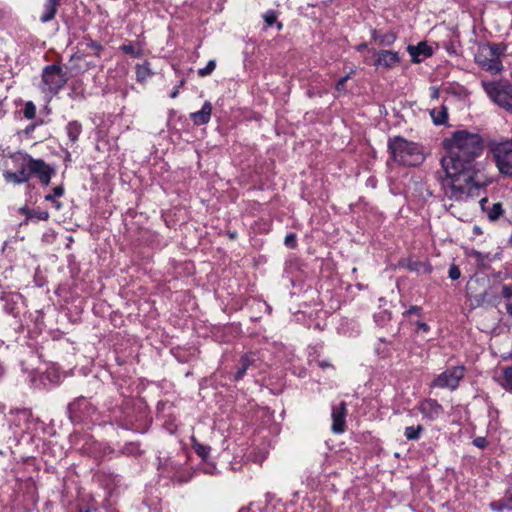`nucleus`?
<instances>
[{"label":"nucleus","instance_id":"obj_32","mask_svg":"<svg viewBox=\"0 0 512 512\" xmlns=\"http://www.w3.org/2000/svg\"><path fill=\"white\" fill-rule=\"evenodd\" d=\"M423 431V427L421 425L417 426H408L404 430V436L407 440H418L421 436V433Z\"/></svg>","mask_w":512,"mask_h":512},{"label":"nucleus","instance_id":"obj_54","mask_svg":"<svg viewBox=\"0 0 512 512\" xmlns=\"http://www.w3.org/2000/svg\"><path fill=\"white\" fill-rule=\"evenodd\" d=\"M48 216H49V215H48V212L43 211V212H40V213L38 214V219H40V220H46V219L48 218Z\"/></svg>","mask_w":512,"mask_h":512},{"label":"nucleus","instance_id":"obj_1","mask_svg":"<svg viewBox=\"0 0 512 512\" xmlns=\"http://www.w3.org/2000/svg\"><path fill=\"white\" fill-rule=\"evenodd\" d=\"M448 154L441 159L445 176L441 186L445 198L454 202H465L478 195L481 185L475 180V159L483 150L479 134L466 130L456 131L445 140Z\"/></svg>","mask_w":512,"mask_h":512},{"label":"nucleus","instance_id":"obj_18","mask_svg":"<svg viewBox=\"0 0 512 512\" xmlns=\"http://www.w3.org/2000/svg\"><path fill=\"white\" fill-rule=\"evenodd\" d=\"M407 51L414 63H420L433 54L432 48L427 45L426 42H420L417 45H409Z\"/></svg>","mask_w":512,"mask_h":512},{"label":"nucleus","instance_id":"obj_37","mask_svg":"<svg viewBox=\"0 0 512 512\" xmlns=\"http://www.w3.org/2000/svg\"><path fill=\"white\" fill-rule=\"evenodd\" d=\"M47 378L53 384H58L61 380V376L59 374L58 368L55 366L50 367L47 371Z\"/></svg>","mask_w":512,"mask_h":512},{"label":"nucleus","instance_id":"obj_31","mask_svg":"<svg viewBox=\"0 0 512 512\" xmlns=\"http://www.w3.org/2000/svg\"><path fill=\"white\" fill-rule=\"evenodd\" d=\"M192 447L196 454L201 458L202 462H206L209 458L210 446L199 443L194 437H192Z\"/></svg>","mask_w":512,"mask_h":512},{"label":"nucleus","instance_id":"obj_42","mask_svg":"<svg viewBox=\"0 0 512 512\" xmlns=\"http://www.w3.org/2000/svg\"><path fill=\"white\" fill-rule=\"evenodd\" d=\"M277 19L276 12L273 10H269L264 14V21L267 24V26H272Z\"/></svg>","mask_w":512,"mask_h":512},{"label":"nucleus","instance_id":"obj_29","mask_svg":"<svg viewBox=\"0 0 512 512\" xmlns=\"http://www.w3.org/2000/svg\"><path fill=\"white\" fill-rule=\"evenodd\" d=\"M135 69L136 79L138 82H144L152 76V71L150 69V64L148 62H144L143 64H137Z\"/></svg>","mask_w":512,"mask_h":512},{"label":"nucleus","instance_id":"obj_49","mask_svg":"<svg viewBox=\"0 0 512 512\" xmlns=\"http://www.w3.org/2000/svg\"><path fill=\"white\" fill-rule=\"evenodd\" d=\"M183 84H184V81H183V80H181V81H180V83H179V85H177V86H175V87H174V89H173V90L171 91V93H170V97H171V98H173V99H174V98H176V97L179 95V89H180V87H181V86H183Z\"/></svg>","mask_w":512,"mask_h":512},{"label":"nucleus","instance_id":"obj_13","mask_svg":"<svg viewBox=\"0 0 512 512\" xmlns=\"http://www.w3.org/2000/svg\"><path fill=\"white\" fill-rule=\"evenodd\" d=\"M95 479L99 483V485L102 486L108 492V495L110 496L116 491L121 481L119 475L104 470L99 471L95 475Z\"/></svg>","mask_w":512,"mask_h":512},{"label":"nucleus","instance_id":"obj_20","mask_svg":"<svg viewBox=\"0 0 512 512\" xmlns=\"http://www.w3.org/2000/svg\"><path fill=\"white\" fill-rule=\"evenodd\" d=\"M211 114L212 104L209 101H205L199 111L190 114V119L194 125L201 126L207 124L210 121Z\"/></svg>","mask_w":512,"mask_h":512},{"label":"nucleus","instance_id":"obj_15","mask_svg":"<svg viewBox=\"0 0 512 512\" xmlns=\"http://www.w3.org/2000/svg\"><path fill=\"white\" fill-rule=\"evenodd\" d=\"M400 62L398 52L390 50H380L376 53L374 65L386 69L394 68Z\"/></svg>","mask_w":512,"mask_h":512},{"label":"nucleus","instance_id":"obj_39","mask_svg":"<svg viewBox=\"0 0 512 512\" xmlns=\"http://www.w3.org/2000/svg\"><path fill=\"white\" fill-rule=\"evenodd\" d=\"M23 114L26 119H33L36 115V107L33 102L29 101L25 104Z\"/></svg>","mask_w":512,"mask_h":512},{"label":"nucleus","instance_id":"obj_44","mask_svg":"<svg viewBox=\"0 0 512 512\" xmlns=\"http://www.w3.org/2000/svg\"><path fill=\"white\" fill-rule=\"evenodd\" d=\"M473 445L479 449H484L488 445V441L485 437H476L473 440Z\"/></svg>","mask_w":512,"mask_h":512},{"label":"nucleus","instance_id":"obj_22","mask_svg":"<svg viewBox=\"0 0 512 512\" xmlns=\"http://www.w3.org/2000/svg\"><path fill=\"white\" fill-rule=\"evenodd\" d=\"M59 0H45L43 5V12L40 16L42 23H48L54 19L59 7Z\"/></svg>","mask_w":512,"mask_h":512},{"label":"nucleus","instance_id":"obj_7","mask_svg":"<svg viewBox=\"0 0 512 512\" xmlns=\"http://www.w3.org/2000/svg\"><path fill=\"white\" fill-rule=\"evenodd\" d=\"M503 54V48L497 44H487L479 47L475 54V62L484 71L491 75L502 72L503 65L500 59Z\"/></svg>","mask_w":512,"mask_h":512},{"label":"nucleus","instance_id":"obj_26","mask_svg":"<svg viewBox=\"0 0 512 512\" xmlns=\"http://www.w3.org/2000/svg\"><path fill=\"white\" fill-rule=\"evenodd\" d=\"M372 38L383 46H390L396 41V35L393 32L381 33L372 30Z\"/></svg>","mask_w":512,"mask_h":512},{"label":"nucleus","instance_id":"obj_53","mask_svg":"<svg viewBox=\"0 0 512 512\" xmlns=\"http://www.w3.org/2000/svg\"><path fill=\"white\" fill-rule=\"evenodd\" d=\"M368 47L367 43H360L358 45L355 46V49L358 51V52H362L364 51L366 48Z\"/></svg>","mask_w":512,"mask_h":512},{"label":"nucleus","instance_id":"obj_23","mask_svg":"<svg viewBox=\"0 0 512 512\" xmlns=\"http://www.w3.org/2000/svg\"><path fill=\"white\" fill-rule=\"evenodd\" d=\"M490 508L496 512L512 510V487L507 490L503 498L491 502Z\"/></svg>","mask_w":512,"mask_h":512},{"label":"nucleus","instance_id":"obj_16","mask_svg":"<svg viewBox=\"0 0 512 512\" xmlns=\"http://www.w3.org/2000/svg\"><path fill=\"white\" fill-rule=\"evenodd\" d=\"M4 302L3 310L6 314H9L13 317H18L21 311V305L23 303V298L19 293H10L2 297Z\"/></svg>","mask_w":512,"mask_h":512},{"label":"nucleus","instance_id":"obj_17","mask_svg":"<svg viewBox=\"0 0 512 512\" xmlns=\"http://www.w3.org/2000/svg\"><path fill=\"white\" fill-rule=\"evenodd\" d=\"M108 421L111 423L115 422L119 427L126 430H138L134 426L132 418L129 416L126 410H123L122 408L111 410Z\"/></svg>","mask_w":512,"mask_h":512},{"label":"nucleus","instance_id":"obj_43","mask_svg":"<svg viewBox=\"0 0 512 512\" xmlns=\"http://www.w3.org/2000/svg\"><path fill=\"white\" fill-rule=\"evenodd\" d=\"M451 280H458L461 276L460 269L456 265H451L448 271Z\"/></svg>","mask_w":512,"mask_h":512},{"label":"nucleus","instance_id":"obj_27","mask_svg":"<svg viewBox=\"0 0 512 512\" xmlns=\"http://www.w3.org/2000/svg\"><path fill=\"white\" fill-rule=\"evenodd\" d=\"M431 118L435 125H442L448 119L447 108L445 106H441L439 108H433L430 111Z\"/></svg>","mask_w":512,"mask_h":512},{"label":"nucleus","instance_id":"obj_59","mask_svg":"<svg viewBox=\"0 0 512 512\" xmlns=\"http://www.w3.org/2000/svg\"><path fill=\"white\" fill-rule=\"evenodd\" d=\"M110 512H117V511H114V510H113V511H110Z\"/></svg>","mask_w":512,"mask_h":512},{"label":"nucleus","instance_id":"obj_30","mask_svg":"<svg viewBox=\"0 0 512 512\" xmlns=\"http://www.w3.org/2000/svg\"><path fill=\"white\" fill-rule=\"evenodd\" d=\"M80 45L85 46L87 49L92 51L86 55L99 56L100 51L103 49L102 45L98 41H94L88 36L83 38V40L80 42Z\"/></svg>","mask_w":512,"mask_h":512},{"label":"nucleus","instance_id":"obj_55","mask_svg":"<svg viewBox=\"0 0 512 512\" xmlns=\"http://www.w3.org/2000/svg\"><path fill=\"white\" fill-rule=\"evenodd\" d=\"M431 96H432V98H438V96H439L438 89L433 88Z\"/></svg>","mask_w":512,"mask_h":512},{"label":"nucleus","instance_id":"obj_10","mask_svg":"<svg viewBox=\"0 0 512 512\" xmlns=\"http://www.w3.org/2000/svg\"><path fill=\"white\" fill-rule=\"evenodd\" d=\"M465 367L463 365L452 366L441 372L431 382V388L448 389L454 391L459 387L460 381L465 376Z\"/></svg>","mask_w":512,"mask_h":512},{"label":"nucleus","instance_id":"obj_46","mask_svg":"<svg viewBox=\"0 0 512 512\" xmlns=\"http://www.w3.org/2000/svg\"><path fill=\"white\" fill-rule=\"evenodd\" d=\"M421 313H422V308L420 306L413 305V306H410V308L404 313V315L408 316L411 314H415V315L421 316Z\"/></svg>","mask_w":512,"mask_h":512},{"label":"nucleus","instance_id":"obj_58","mask_svg":"<svg viewBox=\"0 0 512 512\" xmlns=\"http://www.w3.org/2000/svg\"><path fill=\"white\" fill-rule=\"evenodd\" d=\"M282 28V24H278V29H281Z\"/></svg>","mask_w":512,"mask_h":512},{"label":"nucleus","instance_id":"obj_56","mask_svg":"<svg viewBox=\"0 0 512 512\" xmlns=\"http://www.w3.org/2000/svg\"><path fill=\"white\" fill-rule=\"evenodd\" d=\"M507 312L512 316V304H507Z\"/></svg>","mask_w":512,"mask_h":512},{"label":"nucleus","instance_id":"obj_51","mask_svg":"<svg viewBox=\"0 0 512 512\" xmlns=\"http://www.w3.org/2000/svg\"><path fill=\"white\" fill-rule=\"evenodd\" d=\"M417 328H418V330L423 331V332H428L430 330L429 325L424 322H421V321L417 322Z\"/></svg>","mask_w":512,"mask_h":512},{"label":"nucleus","instance_id":"obj_34","mask_svg":"<svg viewBox=\"0 0 512 512\" xmlns=\"http://www.w3.org/2000/svg\"><path fill=\"white\" fill-rule=\"evenodd\" d=\"M64 194V188L62 186H57L53 189V194H48L45 196L46 201H50L55 204L57 209L60 208L61 204L55 200L56 197H61Z\"/></svg>","mask_w":512,"mask_h":512},{"label":"nucleus","instance_id":"obj_24","mask_svg":"<svg viewBox=\"0 0 512 512\" xmlns=\"http://www.w3.org/2000/svg\"><path fill=\"white\" fill-rule=\"evenodd\" d=\"M65 131L71 144H75L82 133V125L76 120L70 121L66 125Z\"/></svg>","mask_w":512,"mask_h":512},{"label":"nucleus","instance_id":"obj_4","mask_svg":"<svg viewBox=\"0 0 512 512\" xmlns=\"http://www.w3.org/2000/svg\"><path fill=\"white\" fill-rule=\"evenodd\" d=\"M10 429L15 437H23L25 434L39 437L44 431V424L32 416L28 409H15L10 412Z\"/></svg>","mask_w":512,"mask_h":512},{"label":"nucleus","instance_id":"obj_14","mask_svg":"<svg viewBox=\"0 0 512 512\" xmlns=\"http://www.w3.org/2000/svg\"><path fill=\"white\" fill-rule=\"evenodd\" d=\"M346 404L340 402L337 406L332 408V431L336 434H341L345 431L346 423Z\"/></svg>","mask_w":512,"mask_h":512},{"label":"nucleus","instance_id":"obj_5","mask_svg":"<svg viewBox=\"0 0 512 512\" xmlns=\"http://www.w3.org/2000/svg\"><path fill=\"white\" fill-rule=\"evenodd\" d=\"M481 87L491 102L512 113V83L505 79H481Z\"/></svg>","mask_w":512,"mask_h":512},{"label":"nucleus","instance_id":"obj_33","mask_svg":"<svg viewBox=\"0 0 512 512\" xmlns=\"http://www.w3.org/2000/svg\"><path fill=\"white\" fill-rule=\"evenodd\" d=\"M503 213V207L500 202L494 203L487 211V216L490 221H496Z\"/></svg>","mask_w":512,"mask_h":512},{"label":"nucleus","instance_id":"obj_28","mask_svg":"<svg viewBox=\"0 0 512 512\" xmlns=\"http://www.w3.org/2000/svg\"><path fill=\"white\" fill-rule=\"evenodd\" d=\"M499 383L507 392L512 393V365L503 368Z\"/></svg>","mask_w":512,"mask_h":512},{"label":"nucleus","instance_id":"obj_38","mask_svg":"<svg viewBox=\"0 0 512 512\" xmlns=\"http://www.w3.org/2000/svg\"><path fill=\"white\" fill-rule=\"evenodd\" d=\"M216 68L215 60H209L207 65L204 68L198 70V75L201 77H205L210 75Z\"/></svg>","mask_w":512,"mask_h":512},{"label":"nucleus","instance_id":"obj_2","mask_svg":"<svg viewBox=\"0 0 512 512\" xmlns=\"http://www.w3.org/2000/svg\"><path fill=\"white\" fill-rule=\"evenodd\" d=\"M53 173L54 170L43 160L26 156L18 171H5L3 176L7 182L22 184L26 183L32 175H37L42 184L48 185Z\"/></svg>","mask_w":512,"mask_h":512},{"label":"nucleus","instance_id":"obj_57","mask_svg":"<svg viewBox=\"0 0 512 512\" xmlns=\"http://www.w3.org/2000/svg\"><path fill=\"white\" fill-rule=\"evenodd\" d=\"M78 53H79V52L75 53V54L73 55V57L80 59V58H81V56H80V55H78Z\"/></svg>","mask_w":512,"mask_h":512},{"label":"nucleus","instance_id":"obj_35","mask_svg":"<svg viewBox=\"0 0 512 512\" xmlns=\"http://www.w3.org/2000/svg\"><path fill=\"white\" fill-rule=\"evenodd\" d=\"M122 455L134 456L139 453V446L136 443H126L119 451Z\"/></svg>","mask_w":512,"mask_h":512},{"label":"nucleus","instance_id":"obj_41","mask_svg":"<svg viewBox=\"0 0 512 512\" xmlns=\"http://www.w3.org/2000/svg\"><path fill=\"white\" fill-rule=\"evenodd\" d=\"M284 244L288 247V248H295L297 246V237H296V234L295 233H288L286 236H285V239H284Z\"/></svg>","mask_w":512,"mask_h":512},{"label":"nucleus","instance_id":"obj_47","mask_svg":"<svg viewBox=\"0 0 512 512\" xmlns=\"http://www.w3.org/2000/svg\"><path fill=\"white\" fill-rule=\"evenodd\" d=\"M502 296L505 298V299H511L512 298V286H509V285H503L502 286V292H501Z\"/></svg>","mask_w":512,"mask_h":512},{"label":"nucleus","instance_id":"obj_9","mask_svg":"<svg viewBox=\"0 0 512 512\" xmlns=\"http://www.w3.org/2000/svg\"><path fill=\"white\" fill-rule=\"evenodd\" d=\"M490 151L499 172L504 176L512 177V144L507 140L493 143Z\"/></svg>","mask_w":512,"mask_h":512},{"label":"nucleus","instance_id":"obj_52","mask_svg":"<svg viewBox=\"0 0 512 512\" xmlns=\"http://www.w3.org/2000/svg\"><path fill=\"white\" fill-rule=\"evenodd\" d=\"M318 365L322 368V369H326V368H332V365L327 361V360H321L318 362Z\"/></svg>","mask_w":512,"mask_h":512},{"label":"nucleus","instance_id":"obj_48","mask_svg":"<svg viewBox=\"0 0 512 512\" xmlns=\"http://www.w3.org/2000/svg\"><path fill=\"white\" fill-rule=\"evenodd\" d=\"M350 78V75H346L344 77H341L337 83H336V90L337 91H342L344 89V86H345V83L347 82V80Z\"/></svg>","mask_w":512,"mask_h":512},{"label":"nucleus","instance_id":"obj_3","mask_svg":"<svg viewBox=\"0 0 512 512\" xmlns=\"http://www.w3.org/2000/svg\"><path fill=\"white\" fill-rule=\"evenodd\" d=\"M388 149L392 159L405 166H416L424 160L421 147L400 136L389 139Z\"/></svg>","mask_w":512,"mask_h":512},{"label":"nucleus","instance_id":"obj_50","mask_svg":"<svg viewBox=\"0 0 512 512\" xmlns=\"http://www.w3.org/2000/svg\"><path fill=\"white\" fill-rule=\"evenodd\" d=\"M472 255L479 263H483L484 259L486 258V256H484L481 252L478 251H474Z\"/></svg>","mask_w":512,"mask_h":512},{"label":"nucleus","instance_id":"obj_8","mask_svg":"<svg viewBox=\"0 0 512 512\" xmlns=\"http://www.w3.org/2000/svg\"><path fill=\"white\" fill-rule=\"evenodd\" d=\"M67 77L62 67L58 64L47 65L41 74L40 90L52 98L64 87Z\"/></svg>","mask_w":512,"mask_h":512},{"label":"nucleus","instance_id":"obj_40","mask_svg":"<svg viewBox=\"0 0 512 512\" xmlns=\"http://www.w3.org/2000/svg\"><path fill=\"white\" fill-rule=\"evenodd\" d=\"M201 469L205 474H210V475H214L217 471L216 465L213 462H211L209 460V458L206 459V462H202Z\"/></svg>","mask_w":512,"mask_h":512},{"label":"nucleus","instance_id":"obj_11","mask_svg":"<svg viewBox=\"0 0 512 512\" xmlns=\"http://www.w3.org/2000/svg\"><path fill=\"white\" fill-rule=\"evenodd\" d=\"M81 450L84 454L96 459L103 460L105 458H111L112 454H114V450L111 449L108 445L102 442H98L92 438L85 439Z\"/></svg>","mask_w":512,"mask_h":512},{"label":"nucleus","instance_id":"obj_6","mask_svg":"<svg viewBox=\"0 0 512 512\" xmlns=\"http://www.w3.org/2000/svg\"><path fill=\"white\" fill-rule=\"evenodd\" d=\"M67 413L69 419L73 423H92L105 424L107 421L93 405V403L85 397H79L68 405Z\"/></svg>","mask_w":512,"mask_h":512},{"label":"nucleus","instance_id":"obj_25","mask_svg":"<svg viewBox=\"0 0 512 512\" xmlns=\"http://www.w3.org/2000/svg\"><path fill=\"white\" fill-rule=\"evenodd\" d=\"M119 49L133 58H140L143 55V49L139 42L133 43L131 41H125Z\"/></svg>","mask_w":512,"mask_h":512},{"label":"nucleus","instance_id":"obj_19","mask_svg":"<svg viewBox=\"0 0 512 512\" xmlns=\"http://www.w3.org/2000/svg\"><path fill=\"white\" fill-rule=\"evenodd\" d=\"M284 504L280 501H269L263 507L260 503H252L246 508H242L239 512H283Z\"/></svg>","mask_w":512,"mask_h":512},{"label":"nucleus","instance_id":"obj_45","mask_svg":"<svg viewBox=\"0 0 512 512\" xmlns=\"http://www.w3.org/2000/svg\"><path fill=\"white\" fill-rule=\"evenodd\" d=\"M144 504L149 508L151 512H161L160 503H156L154 501L149 502V500H145Z\"/></svg>","mask_w":512,"mask_h":512},{"label":"nucleus","instance_id":"obj_21","mask_svg":"<svg viewBox=\"0 0 512 512\" xmlns=\"http://www.w3.org/2000/svg\"><path fill=\"white\" fill-rule=\"evenodd\" d=\"M257 355L255 353H248L241 357L240 359V366L237 370V372L234 375V380L239 381L243 378L246 371L254 365V363L257 360Z\"/></svg>","mask_w":512,"mask_h":512},{"label":"nucleus","instance_id":"obj_12","mask_svg":"<svg viewBox=\"0 0 512 512\" xmlns=\"http://www.w3.org/2000/svg\"><path fill=\"white\" fill-rule=\"evenodd\" d=\"M417 410L422 415L423 419L434 421L438 419L444 412L443 406L437 400L427 398L419 402Z\"/></svg>","mask_w":512,"mask_h":512},{"label":"nucleus","instance_id":"obj_36","mask_svg":"<svg viewBox=\"0 0 512 512\" xmlns=\"http://www.w3.org/2000/svg\"><path fill=\"white\" fill-rule=\"evenodd\" d=\"M173 469H175V472L173 475L170 476L173 481H177L179 483H184V482H188L190 480L191 476L185 477L183 475V471H182L183 469L181 466H174Z\"/></svg>","mask_w":512,"mask_h":512}]
</instances>
